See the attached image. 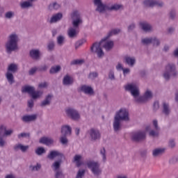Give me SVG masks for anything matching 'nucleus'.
<instances>
[{"label":"nucleus","instance_id":"f257e3e1","mask_svg":"<svg viewBox=\"0 0 178 178\" xmlns=\"http://www.w3.org/2000/svg\"><path fill=\"white\" fill-rule=\"evenodd\" d=\"M56 156L59 157L58 161H54L51 165L53 170L56 172L55 178H65V174H63V172L61 170H59L60 168V165H62V163H63V161L66 159L65 154L59 151L53 150L47 155V159L53 161V159H55Z\"/></svg>","mask_w":178,"mask_h":178},{"label":"nucleus","instance_id":"f03ea898","mask_svg":"<svg viewBox=\"0 0 178 178\" xmlns=\"http://www.w3.org/2000/svg\"><path fill=\"white\" fill-rule=\"evenodd\" d=\"M70 17L72 20V27H70L67 31V35L70 38H76L79 32L77 29L80 27V24H83V19L81 18V14L77 10H73L70 13Z\"/></svg>","mask_w":178,"mask_h":178},{"label":"nucleus","instance_id":"7ed1b4c3","mask_svg":"<svg viewBox=\"0 0 178 178\" xmlns=\"http://www.w3.org/2000/svg\"><path fill=\"white\" fill-rule=\"evenodd\" d=\"M129 111L126 108H120L115 113L113 121V129L114 133H119L122 130V122H129Z\"/></svg>","mask_w":178,"mask_h":178},{"label":"nucleus","instance_id":"20e7f679","mask_svg":"<svg viewBox=\"0 0 178 178\" xmlns=\"http://www.w3.org/2000/svg\"><path fill=\"white\" fill-rule=\"evenodd\" d=\"M93 3L95 6H97L96 12H99V13H104L106 9L115 11L123 10V5L122 4H113L111 6H108L102 3V0H94Z\"/></svg>","mask_w":178,"mask_h":178},{"label":"nucleus","instance_id":"39448f33","mask_svg":"<svg viewBox=\"0 0 178 178\" xmlns=\"http://www.w3.org/2000/svg\"><path fill=\"white\" fill-rule=\"evenodd\" d=\"M178 76L177 69L175 63H168L165 65V70L163 73V77L165 81H169L170 79H176Z\"/></svg>","mask_w":178,"mask_h":178},{"label":"nucleus","instance_id":"423d86ee","mask_svg":"<svg viewBox=\"0 0 178 178\" xmlns=\"http://www.w3.org/2000/svg\"><path fill=\"white\" fill-rule=\"evenodd\" d=\"M19 42V36L16 33H12L8 37V40L6 43V49L8 54H11L13 51H16L19 47L17 43Z\"/></svg>","mask_w":178,"mask_h":178},{"label":"nucleus","instance_id":"0eeeda50","mask_svg":"<svg viewBox=\"0 0 178 178\" xmlns=\"http://www.w3.org/2000/svg\"><path fill=\"white\" fill-rule=\"evenodd\" d=\"M23 94L27 93L31 96L32 99H38L42 97L44 92L42 90H35V88L31 86H25L22 88L21 90Z\"/></svg>","mask_w":178,"mask_h":178},{"label":"nucleus","instance_id":"6e6552de","mask_svg":"<svg viewBox=\"0 0 178 178\" xmlns=\"http://www.w3.org/2000/svg\"><path fill=\"white\" fill-rule=\"evenodd\" d=\"M18 71L19 66L17 64L11 63L8 65L7 68V72L6 74V77L9 84H13V83H15V77L13 76V74L17 73Z\"/></svg>","mask_w":178,"mask_h":178},{"label":"nucleus","instance_id":"1a4fd4ad","mask_svg":"<svg viewBox=\"0 0 178 178\" xmlns=\"http://www.w3.org/2000/svg\"><path fill=\"white\" fill-rule=\"evenodd\" d=\"M104 41L106 40L104 38L99 42H95L93 43L90 47V52H92V54H97L98 58H102L105 55L102 47H101L102 44L104 42Z\"/></svg>","mask_w":178,"mask_h":178},{"label":"nucleus","instance_id":"9d476101","mask_svg":"<svg viewBox=\"0 0 178 178\" xmlns=\"http://www.w3.org/2000/svg\"><path fill=\"white\" fill-rule=\"evenodd\" d=\"M87 167L90 170H91L92 173L94 175V176H96V177H98L102 173V170L99 168V163L97 161H89L87 162Z\"/></svg>","mask_w":178,"mask_h":178},{"label":"nucleus","instance_id":"9b49d317","mask_svg":"<svg viewBox=\"0 0 178 178\" xmlns=\"http://www.w3.org/2000/svg\"><path fill=\"white\" fill-rule=\"evenodd\" d=\"M88 134L90 141H98V140H101V132L97 129L91 128L88 131Z\"/></svg>","mask_w":178,"mask_h":178},{"label":"nucleus","instance_id":"f8f14e48","mask_svg":"<svg viewBox=\"0 0 178 178\" xmlns=\"http://www.w3.org/2000/svg\"><path fill=\"white\" fill-rule=\"evenodd\" d=\"M147 139V133L145 131H138L134 134V141L136 143H143Z\"/></svg>","mask_w":178,"mask_h":178},{"label":"nucleus","instance_id":"ddd939ff","mask_svg":"<svg viewBox=\"0 0 178 178\" xmlns=\"http://www.w3.org/2000/svg\"><path fill=\"white\" fill-rule=\"evenodd\" d=\"M143 4L147 8H154V6H159L160 8H162V6H163V2L158 1L156 0H145Z\"/></svg>","mask_w":178,"mask_h":178},{"label":"nucleus","instance_id":"4468645a","mask_svg":"<svg viewBox=\"0 0 178 178\" xmlns=\"http://www.w3.org/2000/svg\"><path fill=\"white\" fill-rule=\"evenodd\" d=\"M66 113L67 116L72 119V120H79V119H80V114L79 113V111L74 108H70L67 109Z\"/></svg>","mask_w":178,"mask_h":178},{"label":"nucleus","instance_id":"2eb2a0df","mask_svg":"<svg viewBox=\"0 0 178 178\" xmlns=\"http://www.w3.org/2000/svg\"><path fill=\"white\" fill-rule=\"evenodd\" d=\"M38 118V115L37 114L24 115L22 117L21 120L24 123H31L35 122Z\"/></svg>","mask_w":178,"mask_h":178},{"label":"nucleus","instance_id":"dca6fc26","mask_svg":"<svg viewBox=\"0 0 178 178\" xmlns=\"http://www.w3.org/2000/svg\"><path fill=\"white\" fill-rule=\"evenodd\" d=\"M81 91L86 94V95H95V92L94 91V88L90 86L83 85L81 86Z\"/></svg>","mask_w":178,"mask_h":178},{"label":"nucleus","instance_id":"f3484780","mask_svg":"<svg viewBox=\"0 0 178 178\" xmlns=\"http://www.w3.org/2000/svg\"><path fill=\"white\" fill-rule=\"evenodd\" d=\"M140 26L145 33H151L152 31V26L147 22L143 21L140 22Z\"/></svg>","mask_w":178,"mask_h":178},{"label":"nucleus","instance_id":"a211bd4d","mask_svg":"<svg viewBox=\"0 0 178 178\" xmlns=\"http://www.w3.org/2000/svg\"><path fill=\"white\" fill-rule=\"evenodd\" d=\"M60 133L62 136H72V127L69 125H63L61 127Z\"/></svg>","mask_w":178,"mask_h":178},{"label":"nucleus","instance_id":"6ab92c4d","mask_svg":"<svg viewBox=\"0 0 178 178\" xmlns=\"http://www.w3.org/2000/svg\"><path fill=\"white\" fill-rule=\"evenodd\" d=\"M39 143L40 144H44V145L49 146L54 144V139H52L51 138L43 136L40 138V139L39 140Z\"/></svg>","mask_w":178,"mask_h":178},{"label":"nucleus","instance_id":"aec40b11","mask_svg":"<svg viewBox=\"0 0 178 178\" xmlns=\"http://www.w3.org/2000/svg\"><path fill=\"white\" fill-rule=\"evenodd\" d=\"M52 97H54L52 95H47L44 99L40 103V106L42 108H44V106H49L52 101Z\"/></svg>","mask_w":178,"mask_h":178},{"label":"nucleus","instance_id":"412c9836","mask_svg":"<svg viewBox=\"0 0 178 178\" xmlns=\"http://www.w3.org/2000/svg\"><path fill=\"white\" fill-rule=\"evenodd\" d=\"M63 17V14H62V13H58L51 17L49 23L51 24H52V23H57V22H59V20H62Z\"/></svg>","mask_w":178,"mask_h":178},{"label":"nucleus","instance_id":"4be33fe9","mask_svg":"<svg viewBox=\"0 0 178 178\" xmlns=\"http://www.w3.org/2000/svg\"><path fill=\"white\" fill-rule=\"evenodd\" d=\"M162 112L165 116H169V115H170V112H172V111L170 110V106L169 105V103H167L166 102H163Z\"/></svg>","mask_w":178,"mask_h":178},{"label":"nucleus","instance_id":"5701e85b","mask_svg":"<svg viewBox=\"0 0 178 178\" xmlns=\"http://www.w3.org/2000/svg\"><path fill=\"white\" fill-rule=\"evenodd\" d=\"M30 148L29 145H24L22 143L17 144L14 146L15 151H18L19 149L22 152H27V150Z\"/></svg>","mask_w":178,"mask_h":178},{"label":"nucleus","instance_id":"b1692460","mask_svg":"<svg viewBox=\"0 0 178 178\" xmlns=\"http://www.w3.org/2000/svg\"><path fill=\"white\" fill-rule=\"evenodd\" d=\"M165 154V149L163 148H156L152 150V156L154 158H158V156H161Z\"/></svg>","mask_w":178,"mask_h":178},{"label":"nucleus","instance_id":"393cba45","mask_svg":"<svg viewBox=\"0 0 178 178\" xmlns=\"http://www.w3.org/2000/svg\"><path fill=\"white\" fill-rule=\"evenodd\" d=\"M29 56L32 58V59L38 60V59H40V50L35 49H31L29 51Z\"/></svg>","mask_w":178,"mask_h":178},{"label":"nucleus","instance_id":"a878e982","mask_svg":"<svg viewBox=\"0 0 178 178\" xmlns=\"http://www.w3.org/2000/svg\"><path fill=\"white\" fill-rule=\"evenodd\" d=\"M73 79L70 76H69V74H66L65 76H64L63 79V86H70L73 84Z\"/></svg>","mask_w":178,"mask_h":178},{"label":"nucleus","instance_id":"bb28decb","mask_svg":"<svg viewBox=\"0 0 178 178\" xmlns=\"http://www.w3.org/2000/svg\"><path fill=\"white\" fill-rule=\"evenodd\" d=\"M125 91L130 92L134 97V83H128L124 86Z\"/></svg>","mask_w":178,"mask_h":178},{"label":"nucleus","instance_id":"cd10ccee","mask_svg":"<svg viewBox=\"0 0 178 178\" xmlns=\"http://www.w3.org/2000/svg\"><path fill=\"white\" fill-rule=\"evenodd\" d=\"M60 70H62V67H60V65H54L51 66L50 70H49V74H56L58 73H59V72H60Z\"/></svg>","mask_w":178,"mask_h":178},{"label":"nucleus","instance_id":"c85d7f7f","mask_svg":"<svg viewBox=\"0 0 178 178\" xmlns=\"http://www.w3.org/2000/svg\"><path fill=\"white\" fill-rule=\"evenodd\" d=\"M30 1H24L20 3L22 9H29V8H33L31 2H34L35 0H29Z\"/></svg>","mask_w":178,"mask_h":178},{"label":"nucleus","instance_id":"c756f323","mask_svg":"<svg viewBox=\"0 0 178 178\" xmlns=\"http://www.w3.org/2000/svg\"><path fill=\"white\" fill-rule=\"evenodd\" d=\"M113 45H114L113 41L112 40L107 41L103 45V48H104L106 51H111V49H112V48H113Z\"/></svg>","mask_w":178,"mask_h":178},{"label":"nucleus","instance_id":"7c9ffc66","mask_svg":"<svg viewBox=\"0 0 178 178\" xmlns=\"http://www.w3.org/2000/svg\"><path fill=\"white\" fill-rule=\"evenodd\" d=\"M81 158H83V156L80 154H76L74 156V162H76L77 168H80V166L83 165V162L81 161Z\"/></svg>","mask_w":178,"mask_h":178},{"label":"nucleus","instance_id":"2f4dec72","mask_svg":"<svg viewBox=\"0 0 178 178\" xmlns=\"http://www.w3.org/2000/svg\"><path fill=\"white\" fill-rule=\"evenodd\" d=\"M1 129H4V134L3 135V137H10L12 134H13V129H6V127L1 125Z\"/></svg>","mask_w":178,"mask_h":178},{"label":"nucleus","instance_id":"473e14b6","mask_svg":"<svg viewBox=\"0 0 178 178\" xmlns=\"http://www.w3.org/2000/svg\"><path fill=\"white\" fill-rule=\"evenodd\" d=\"M60 8V4L58 3L57 2L51 3L49 5L48 9L49 10H58V9Z\"/></svg>","mask_w":178,"mask_h":178},{"label":"nucleus","instance_id":"72a5a7b5","mask_svg":"<svg viewBox=\"0 0 178 178\" xmlns=\"http://www.w3.org/2000/svg\"><path fill=\"white\" fill-rule=\"evenodd\" d=\"M124 62L129 66H134V58H131L129 56H124Z\"/></svg>","mask_w":178,"mask_h":178},{"label":"nucleus","instance_id":"f704fd0d","mask_svg":"<svg viewBox=\"0 0 178 178\" xmlns=\"http://www.w3.org/2000/svg\"><path fill=\"white\" fill-rule=\"evenodd\" d=\"M119 33H120V29H113L111 31H110L108 34V35H106L105 38H104L105 39V40L106 41V40H108L109 38L112 37V35H116V34H119Z\"/></svg>","mask_w":178,"mask_h":178},{"label":"nucleus","instance_id":"c9c22d12","mask_svg":"<svg viewBox=\"0 0 178 178\" xmlns=\"http://www.w3.org/2000/svg\"><path fill=\"white\" fill-rule=\"evenodd\" d=\"M141 44L143 45H150V44H152V37L142 38Z\"/></svg>","mask_w":178,"mask_h":178},{"label":"nucleus","instance_id":"e433bc0d","mask_svg":"<svg viewBox=\"0 0 178 178\" xmlns=\"http://www.w3.org/2000/svg\"><path fill=\"white\" fill-rule=\"evenodd\" d=\"M149 137H153V138H155V137H159V130H154L152 129L149 131Z\"/></svg>","mask_w":178,"mask_h":178},{"label":"nucleus","instance_id":"4c0bfd02","mask_svg":"<svg viewBox=\"0 0 178 178\" xmlns=\"http://www.w3.org/2000/svg\"><path fill=\"white\" fill-rule=\"evenodd\" d=\"M47 50L49 52H52L55 49V42L54 41H50L47 43Z\"/></svg>","mask_w":178,"mask_h":178},{"label":"nucleus","instance_id":"58836bf2","mask_svg":"<svg viewBox=\"0 0 178 178\" xmlns=\"http://www.w3.org/2000/svg\"><path fill=\"white\" fill-rule=\"evenodd\" d=\"M35 152L36 155L41 156V155H42V154H45V152H47V151L45 150V148H44L42 147H38L37 149L35 150Z\"/></svg>","mask_w":178,"mask_h":178},{"label":"nucleus","instance_id":"ea45409f","mask_svg":"<svg viewBox=\"0 0 178 178\" xmlns=\"http://www.w3.org/2000/svg\"><path fill=\"white\" fill-rule=\"evenodd\" d=\"M177 162H178V156H172L171 158H170L168 161L169 165H176Z\"/></svg>","mask_w":178,"mask_h":178},{"label":"nucleus","instance_id":"a19ab883","mask_svg":"<svg viewBox=\"0 0 178 178\" xmlns=\"http://www.w3.org/2000/svg\"><path fill=\"white\" fill-rule=\"evenodd\" d=\"M5 19H8L10 20V19H13V17H15V12L13 11H8L4 15Z\"/></svg>","mask_w":178,"mask_h":178},{"label":"nucleus","instance_id":"79ce46f5","mask_svg":"<svg viewBox=\"0 0 178 178\" xmlns=\"http://www.w3.org/2000/svg\"><path fill=\"white\" fill-rule=\"evenodd\" d=\"M65 43V36L59 35L57 38V44L59 47H62L63 44Z\"/></svg>","mask_w":178,"mask_h":178},{"label":"nucleus","instance_id":"37998d69","mask_svg":"<svg viewBox=\"0 0 178 178\" xmlns=\"http://www.w3.org/2000/svg\"><path fill=\"white\" fill-rule=\"evenodd\" d=\"M29 168L31 169V172H38V170L41 169V164L37 163L35 165H30Z\"/></svg>","mask_w":178,"mask_h":178},{"label":"nucleus","instance_id":"c03bdc74","mask_svg":"<svg viewBox=\"0 0 178 178\" xmlns=\"http://www.w3.org/2000/svg\"><path fill=\"white\" fill-rule=\"evenodd\" d=\"M60 143L63 144V145H66L69 143L67 140V136L62 135L60 138Z\"/></svg>","mask_w":178,"mask_h":178},{"label":"nucleus","instance_id":"a18cd8bd","mask_svg":"<svg viewBox=\"0 0 178 178\" xmlns=\"http://www.w3.org/2000/svg\"><path fill=\"white\" fill-rule=\"evenodd\" d=\"M135 102H137L138 104H143L144 102H147V100L144 96L141 97H137L135 99Z\"/></svg>","mask_w":178,"mask_h":178},{"label":"nucleus","instance_id":"49530a36","mask_svg":"<svg viewBox=\"0 0 178 178\" xmlns=\"http://www.w3.org/2000/svg\"><path fill=\"white\" fill-rule=\"evenodd\" d=\"M48 65H43L38 67V72H45L47 70H48Z\"/></svg>","mask_w":178,"mask_h":178},{"label":"nucleus","instance_id":"de8ad7c7","mask_svg":"<svg viewBox=\"0 0 178 178\" xmlns=\"http://www.w3.org/2000/svg\"><path fill=\"white\" fill-rule=\"evenodd\" d=\"M143 97H145V99H146V101H148V99H151V98H152V92H151L150 90H147L145 92Z\"/></svg>","mask_w":178,"mask_h":178},{"label":"nucleus","instance_id":"09e8293b","mask_svg":"<svg viewBox=\"0 0 178 178\" xmlns=\"http://www.w3.org/2000/svg\"><path fill=\"white\" fill-rule=\"evenodd\" d=\"M154 47H159L161 45V40L158 39L156 37L152 38V42Z\"/></svg>","mask_w":178,"mask_h":178},{"label":"nucleus","instance_id":"8fccbe9b","mask_svg":"<svg viewBox=\"0 0 178 178\" xmlns=\"http://www.w3.org/2000/svg\"><path fill=\"white\" fill-rule=\"evenodd\" d=\"M86 175V170H79L76 178H83Z\"/></svg>","mask_w":178,"mask_h":178},{"label":"nucleus","instance_id":"3c124183","mask_svg":"<svg viewBox=\"0 0 178 178\" xmlns=\"http://www.w3.org/2000/svg\"><path fill=\"white\" fill-rule=\"evenodd\" d=\"M168 147L169 148H175L176 147V140L174 138H171L168 141Z\"/></svg>","mask_w":178,"mask_h":178},{"label":"nucleus","instance_id":"603ef678","mask_svg":"<svg viewBox=\"0 0 178 178\" xmlns=\"http://www.w3.org/2000/svg\"><path fill=\"white\" fill-rule=\"evenodd\" d=\"M31 134L30 133H21L18 134V138H30Z\"/></svg>","mask_w":178,"mask_h":178},{"label":"nucleus","instance_id":"864d4df0","mask_svg":"<svg viewBox=\"0 0 178 178\" xmlns=\"http://www.w3.org/2000/svg\"><path fill=\"white\" fill-rule=\"evenodd\" d=\"M140 96V89L137 85H134V99L137 98V97Z\"/></svg>","mask_w":178,"mask_h":178},{"label":"nucleus","instance_id":"5fc2aeb1","mask_svg":"<svg viewBox=\"0 0 178 178\" xmlns=\"http://www.w3.org/2000/svg\"><path fill=\"white\" fill-rule=\"evenodd\" d=\"M170 19H171V20H175V19H176V10H171L170 11Z\"/></svg>","mask_w":178,"mask_h":178},{"label":"nucleus","instance_id":"6e6d98bb","mask_svg":"<svg viewBox=\"0 0 178 178\" xmlns=\"http://www.w3.org/2000/svg\"><path fill=\"white\" fill-rule=\"evenodd\" d=\"M100 154L103 156L104 162H105L106 161V150H105V147H103V149L100 150Z\"/></svg>","mask_w":178,"mask_h":178},{"label":"nucleus","instance_id":"4d7b16f0","mask_svg":"<svg viewBox=\"0 0 178 178\" xmlns=\"http://www.w3.org/2000/svg\"><path fill=\"white\" fill-rule=\"evenodd\" d=\"M84 60H74L71 62V65H83Z\"/></svg>","mask_w":178,"mask_h":178},{"label":"nucleus","instance_id":"13d9d810","mask_svg":"<svg viewBox=\"0 0 178 178\" xmlns=\"http://www.w3.org/2000/svg\"><path fill=\"white\" fill-rule=\"evenodd\" d=\"M108 79L109 80H115V72L112 70L108 72Z\"/></svg>","mask_w":178,"mask_h":178},{"label":"nucleus","instance_id":"bf43d9fd","mask_svg":"<svg viewBox=\"0 0 178 178\" xmlns=\"http://www.w3.org/2000/svg\"><path fill=\"white\" fill-rule=\"evenodd\" d=\"M35 72H38V68L37 67L31 68L29 72V76H33V74H34Z\"/></svg>","mask_w":178,"mask_h":178},{"label":"nucleus","instance_id":"052dcab7","mask_svg":"<svg viewBox=\"0 0 178 178\" xmlns=\"http://www.w3.org/2000/svg\"><path fill=\"white\" fill-rule=\"evenodd\" d=\"M158 109H159V102H154L153 105V111H154V112H156Z\"/></svg>","mask_w":178,"mask_h":178},{"label":"nucleus","instance_id":"680f3d73","mask_svg":"<svg viewBox=\"0 0 178 178\" xmlns=\"http://www.w3.org/2000/svg\"><path fill=\"white\" fill-rule=\"evenodd\" d=\"M134 30V23L129 24L127 26V31H128V33H133Z\"/></svg>","mask_w":178,"mask_h":178},{"label":"nucleus","instance_id":"e2e57ef3","mask_svg":"<svg viewBox=\"0 0 178 178\" xmlns=\"http://www.w3.org/2000/svg\"><path fill=\"white\" fill-rule=\"evenodd\" d=\"M89 79H95L98 77V73L97 72H90L88 75Z\"/></svg>","mask_w":178,"mask_h":178},{"label":"nucleus","instance_id":"0e129e2a","mask_svg":"<svg viewBox=\"0 0 178 178\" xmlns=\"http://www.w3.org/2000/svg\"><path fill=\"white\" fill-rule=\"evenodd\" d=\"M34 106V100L33 99H31L28 101V108H30L31 109Z\"/></svg>","mask_w":178,"mask_h":178},{"label":"nucleus","instance_id":"69168bd1","mask_svg":"<svg viewBox=\"0 0 178 178\" xmlns=\"http://www.w3.org/2000/svg\"><path fill=\"white\" fill-rule=\"evenodd\" d=\"M153 126L154 127L155 130H159V126H158V120H153Z\"/></svg>","mask_w":178,"mask_h":178},{"label":"nucleus","instance_id":"338daca9","mask_svg":"<svg viewBox=\"0 0 178 178\" xmlns=\"http://www.w3.org/2000/svg\"><path fill=\"white\" fill-rule=\"evenodd\" d=\"M83 42L81 40L76 42L75 44V49H79V47H81V45H83Z\"/></svg>","mask_w":178,"mask_h":178},{"label":"nucleus","instance_id":"774afa93","mask_svg":"<svg viewBox=\"0 0 178 178\" xmlns=\"http://www.w3.org/2000/svg\"><path fill=\"white\" fill-rule=\"evenodd\" d=\"M167 33L168 34H173V33H175V28L173 27H169L168 29H167Z\"/></svg>","mask_w":178,"mask_h":178}]
</instances>
